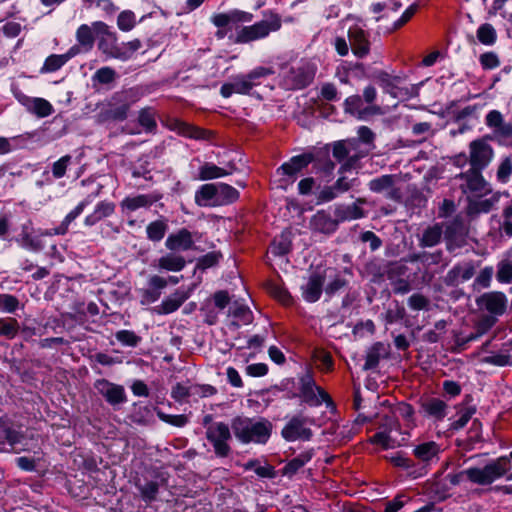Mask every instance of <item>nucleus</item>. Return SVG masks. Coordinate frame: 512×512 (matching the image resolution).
I'll return each mask as SVG.
<instances>
[{
  "mask_svg": "<svg viewBox=\"0 0 512 512\" xmlns=\"http://www.w3.org/2000/svg\"><path fill=\"white\" fill-rule=\"evenodd\" d=\"M231 427L235 437L243 444H265L272 431V424L260 417H236L232 420Z\"/></svg>",
  "mask_w": 512,
  "mask_h": 512,
  "instance_id": "obj_1",
  "label": "nucleus"
},
{
  "mask_svg": "<svg viewBox=\"0 0 512 512\" xmlns=\"http://www.w3.org/2000/svg\"><path fill=\"white\" fill-rule=\"evenodd\" d=\"M92 26L98 32L106 35L105 38L100 40L99 49L110 58L127 61L142 47V43L139 39L120 44L117 43L115 34L108 31V26L104 22L96 21Z\"/></svg>",
  "mask_w": 512,
  "mask_h": 512,
  "instance_id": "obj_2",
  "label": "nucleus"
},
{
  "mask_svg": "<svg viewBox=\"0 0 512 512\" xmlns=\"http://www.w3.org/2000/svg\"><path fill=\"white\" fill-rule=\"evenodd\" d=\"M238 198V190L225 183L204 184L195 193V202L201 207L228 205Z\"/></svg>",
  "mask_w": 512,
  "mask_h": 512,
  "instance_id": "obj_3",
  "label": "nucleus"
},
{
  "mask_svg": "<svg viewBox=\"0 0 512 512\" xmlns=\"http://www.w3.org/2000/svg\"><path fill=\"white\" fill-rule=\"evenodd\" d=\"M509 469V460L501 457L483 468H468L463 470L458 475H455L451 482L457 484L462 479L466 478L478 485H488L504 476Z\"/></svg>",
  "mask_w": 512,
  "mask_h": 512,
  "instance_id": "obj_4",
  "label": "nucleus"
},
{
  "mask_svg": "<svg viewBox=\"0 0 512 512\" xmlns=\"http://www.w3.org/2000/svg\"><path fill=\"white\" fill-rule=\"evenodd\" d=\"M281 28V18L277 14H271L267 19L261 20L250 26L242 27L236 34L235 42L245 44L266 38L271 32Z\"/></svg>",
  "mask_w": 512,
  "mask_h": 512,
  "instance_id": "obj_5",
  "label": "nucleus"
},
{
  "mask_svg": "<svg viewBox=\"0 0 512 512\" xmlns=\"http://www.w3.org/2000/svg\"><path fill=\"white\" fill-rule=\"evenodd\" d=\"M400 435L396 419L393 416H385L378 428V432L370 438V442L380 445L383 449H392L400 446L405 440Z\"/></svg>",
  "mask_w": 512,
  "mask_h": 512,
  "instance_id": "obj_6",
  "label": "nucleus"
},
{
  "mask_svg": "<svg viewBox=\"0 0 512 512\" xmlns=\"http://www.w3.org/2000/svg\"><path fill=\"white\" fill-rule=\"evenodd\" d=\"M313 161L312 154L293 156L289 161L277 168L276 174L280 177V186L286 188L295 182L298 174Z\"/></svg>",
  "mask_w": 512,
  "mask_h": 512,
  "instance_id": "obj_7",
  "label": "nucleus"
},
{
  "mask_svg": "<svg viewBox=\"0 0 512 512\" xmlns=\"http://www.w3.org/2000/svg\"><path fill=\"white\" fill-rule=\"evenodd\" d=\"M206 438L213 446L217 456H228L230 453L229 441L231 440V432L226 423L214 422L210 424L206 429Z\"/></svg>",
  "mask_w": 512,
  "mask_h": 512,
  "instance_id": "obj_8",
  "label": "nucleus"
},
{
  "mask_svg": "<svg viewBox=\"0 0 512 512\" xmlns=\"http://www.w3.org/2000/svg\"><path fill=\"white\" fill-rule=\"evenodd\" d=\"M485 124L492 130V138L495 139L499 144H512V123L506 122L500 111H489L485 116Z\"/></svg>",
  "mask_w": 512,
  "mask_h": 512,
  "instance_id": "obj_9",
  "label": "nucleus"
},
{
  "mask_svg": "<svg viewBox=\"0 0 512 512\" xmlns=\"http://www.w3.org/2000/svg\"><path fill=\"white\" fill-rule=\"evenodd\" d=\"M494 149L488 143V138H478L469 144V163L472 168L483 170L492 161Z\"/></svg>",
  "mask_w": 512,
  "mask_h": 512,
  "instance_id": "obj_10",
  "label": "nucleus"
},
{
  "mask_svg": "<svg viewBox=\"0 0 512 512\" xmlns=\"http://www.w3.org/2000/svg\"><path fill=\"white\" fill-rule=\"evenodd\" d=\"M481 170L471 167L465 173H461L458 178L460 179V188L467 197L470 196H485L491 192L488 183L481 175Z\"/></svg>",
  "mask_w": 512,
  "mask_h": 512,
  "instance_id": "obj_11",
  "label": "nucleus"
},
{
  "mask_svg": "<svg viewBox=\"0 0 512 512\" xmlns=\"http://www.w3.org/2000/svg\"><path fill=\"white\" fill-rule=\"evenodd\" d=\"M314 424V420L303 415L292 417L283 427L281 434L287 441L309 440L312 437V431L308 427Z\"/></svg>",
  "mask_w": 512,
  "mask_h": 512,
  "instance_id": "obj_12",
  "label": "nucleus"
},
{
  "mask_svg": "<svg viewBox=\"0 0 512 512\" xmlns=\"http://www.w3.org/2000/svg\"><path fill=\"white\" fill-rule=\"evenodd\" d=\"M300 384V397L310 406H319L322 403L331 404L330 396L315 384L310 375L303 376Z\"/></svg>",
  "mask_w": 512,
  "mask_h": 512,
  "instance_id": "obj_13",
  "label": "nucleus"
},
{
  "mask_svg": "<svg viewBox=\"0 0 512 512\" xmlns=\"http://www.w3.org/2000/svg\"><path fill=\"white\" fill-rule=\"evenodd\" d=\"M94 388L108 404L113 407L119 406L127 401L126 392L122 385L110 382L106 379H98Z\"/></svg>",
  "mask_w": 512,
  "mask_h": 512,
  "instance_id": "obj_14",
  "label": "nucleus"
},
{
  "mask_svg": "<svg viewBox=\"0 0 512 512\" xmlns=\"http://www.w3.org/2000/svg\"><path fill=\"white\" fill-rule=\"evenodd\" d=\"M6 444L16 453L28 450L26 438L19 432L11 429L7 420L0 419V451H9L5 447Z\"/></svg>",
  "mask_w": 512,
  "mask_h": 512,
  "instance_id": "obj_15",
  "label": "nucleus"
},
{
  "mask_svg": "<svg viewBox=\"0 0 512 512\" xmlns=\"http://www.w3.org/2000/svg\"><path fill=\"white\" fill-rule=\"evenodd\" d=\"M356 150V140L339 141L334 144V158H336L338 161H343L347 158V161L343 164L341 170L346 171L351 169L360 158L364 157L365 153L357 152Z\"/></svg>",
  "mask_w": 512,
  "mask_h": 512,
  "instance_id": "obj_16",
  "label": "nucleus"
},
{
  "mask_svg": "<svg viewBox=\"0 0 512 512\" xmlns=\"http://www.w3.org/2000/svg\"><path fill=\"white\" fill-rule=\"evenodd\" d=\"M14 96L28 112L39 118L48 117L54 112L52 104L44 98L30 97L21 91H14Z\"/></svg>",
  "mask_w": 512,
  "mask_h": 512,
  "instance_id": "obj_17",
  "label": "nucleus"
},
{
  "mask_svg": "<svg viewBox=\"0 0 512 512\" xmlns=\"http://www.w3.org/2000/svg\"><path fill=\"white\" fill-rule=\"evenodd\" d=\"M314 69L309 64L292 67L285 76V85L290 89H301L311 83Z\"/></svg>",
  "mask_w": 512,
  "mask_h": 512,
  "instance_id": "obj_18",
  "label": "nucleus"
},
{
  "mask_svg": "<svg viewBox=\"0 0 512 512\" xmlns=\"http://www.w3.org/2000/svg\"><path fill=\"white\" fill-rule=\"evenodd\" d=\"M477 305L491 314L502 315L507 307V298L502 292H488L477 299Z\"/></svg>",
  "mask_w": 512,
  "mask_h": 512,
  "instance_id": "obj_19",
  "label": "nucleus"
},
{
  "mask_svg": "<svg viewBox=\"0 0 512 512\" xmlns=\"http://www.w3.org/2000/svg\"><path fill=\"white\" fill-rule=\"evenodd\" d=\"M348 37L352 51L357 57L363 58L369 53V41L362 25L356 23L349 27Z\"/></svg>",
  "mask_w": 512,
  "mask_h": 512,
  "instance_id": "obj_20",
  "label": "nucleus"
},
{
  "mask_svg": "<svg viewBox=\"0 0 512 512\" xmlns=\"http://www.w3.org/2000/svg\"><path fill=\"white\" fill-rule=\"evenodd\" d=\"M345 112L357 115L358 118L363 119L366 115H382L386 113L387 109L378 105H372L367 108H362V99L358 95L348 97L344 103Z\"/></svg>",
  "mask_w": 512,
  "mask_h": 512,
  "instance_id": "obj_21",
  "label": "nucleus"
},
{
  "mask_svg": "<svg viewBox=\"0 0 512 512\" xmlns=\"http://www.w3.org/2000/svg\"><path fill=\"white\" fill-rule=\"evenodd\" d=\"M253 15L241 10H231L226 13H215L211 16V22L218 28H224L230 24L250 22Z\"/></svg>",
  "mask_w": 512,
  "mask_h": 512,
  "instance_id": "obj_22",
  "label": "nucleus"
},
{
  "mask_svg": "<svg viewBox=\"0 0 512 512\" xmlns=\"http://www.w3.org/2000/svg\"><path fill=\"white\" fill-rule=\"evenodd\" d=\"M383 90L395 99L400 101L408 100L417 95L418 90L414 85L403 86L398 78L386 80L383 83Z\"/></svg>",
  "mask_w": 512,
  "mask_h": 512,
  "instance_id": "obj_23",
  "label": "nucleus"
},
{
  "mask_svg": "<svg viewBox=\"0 0 512 512\" xmlns=\"http://www.w3.org/2000/svg\"><path fill=\"white\" fill-rule=\"evenodd\" d=\"M194 245L192 234L187 229L183 228L175 233L168 235L165 246L172 252L187 251Z\"/></svg>",
  "mask_w": 512,
  "mask_h": 512,
  "instance_id": "obj_24",
  "label": "nucleus"
},
{
  "mask_svg": "<svg viewBox=\"0 0 512 512\" xmlns=\"http://www.w3.org/2000/svg\"><path fill=\"white\" fill-rule=\"evenodd\" d=\"M253 86L245 74H239L231 78L227 83L221 86L220 93L224 98H229L232 94H248Z\"/></svg>",
  "mask_w": 512,
  "mask_h": 512,
  "instance_id": "obj_25",
  "label": "nucleus"
},
{
  "mask_svg": "<svg viewBox=\"0 0 512 512\" xmlns=\"http://www.w3.org/2000/svg\"><path fill=\"white\" fill-rule=\"evenodd\" d=\"M186 265L184 257L175 252L167 253L152 263V266L159 271L179 272Z\"/></svg>",
  "mask_w": 512,
  "mask_h": 512,
  "instance_id": "obj_26",
  "label": "nucleus"
},
{
  "mask_svg": "<svg viewBox=\"0 0 512 512\" xmlns=\"http://www.w3.org/2000/svg\"><path fill=\"white\" fill-rule=\"evenodd\" d=\"M483 197L484 196H468L467 213L469 215L475 216L481 213H488L499 201V196L497 194L490 198Z\"/></svg>",
  "mask_w": 512,
  "mask_h": 512,
  "instance_id": "obj_27",
  "label": "nucleus"
},
{
  "mask_svg": "<svg viewBox=\"0 0 512 512\" xmlns=\"http://www.w3.org/2000/svg\"><path fill=\"white\" fill-rule=\"evenodd\" d=\"M188 294L177 290L167 298H165L160 305L154 307V312L158 315H167L175 312L179 307L188 299Z\"/></svg>",
  "mask_w": 512,
  "mask_h": 512,
  "instance_id": "obj_28",
  "label": "nucleus"
},
{
  "mask_svg": "<svg viewBox=\"0 0 512 512\" xmlns=\"http://www.w3.org/2000/svg\"><path fill=\"white\" fill-rule=\"evenodd\" d=\"M78 52L76 47H72L65 54H52L48 56L44 64L40 70L41 73H51L59 70L63 67L72 57H74Z\"/></svg>",
  "mask_w": 512,
  "mask_h": 512,
  "instance_id": "obj_29",
  "label": "nucleus"
},
{
  "mask_svg": "<svg viewBox=\"0 0 512 512\" xmlns=\"http://www.w3.org/2000/svg\"><path fill=\"white\" fill-rule=\"evenodd\" d=\"M324 279L319 274H313L309 277L307 283L302 286V296L307 302H316L321 294Z\"/></svg>",
  "mask_w": 512,
  "mask_h": 512,
  "instance_id": "obj_30",
  "label": "nucleus"
},
{
  "mask_svg": "<svg viewBox=\"0 0 512 512\" xmlns=\"http://www.w3.org/2000/svg\"><path fill=\"white\" fill-rule=\"evenodd\" d=\"M90 203L89 200L81 201L72 211H70L61 224L53 229L46 230L42 233L45 236H53V235H64L69 228V225L83 212L84 208Z\"/></svg>",
  "mask_w": 512,
  "mask_h": 512,
  "instance_id": "obj_31",
  "label": "nucleus"
},
{
  "mask_svg": "<svg viewBox=\"0 0 512 512\" xmlns=\"http://www.w3.org/2000/svg\"><path fill=\"white\" fill-rule=\"evenodd\" d=\"M337 225L338 221L324 211H318L311 219L312 229L324 234L333 233L337 229Z\"/></svg>",
  "mask_w": 512,
  "mask_h": 512,
  "instance_id": "obj_32",
  "label": "nucleus"
},
{
  "mask_svg": "<svg viewBox=\"0 0 512 512\" xmlns=\"http://www.w3.org/2000/svg\"><path fill=\"white\" fill-rule=\"evenodd\" d=\"M115 212V204L109 201H101L97 203L93 212L84 219L86 226H94L104 218L111 216Z\"/></svg>",
  "mask_w": 512,
  "mask_h": 512,
  "instance_id": "obj_33",
  "label": "nucleus"
},
{
  "mask_svg": "<svg viewBox=\"0 0 512 512\" xmlns=\"http://www.w3.org/2000/svg\"><path fill=\"white\" fill-rule=\"evenodd\" d=\"M157 201L152 195L140 194L132 197L124 198L120 206L123 211H136L140 208H148Z\"/></svg>",
  "mask_w": 512,
  "mask_h": 512,
  "instance_id": "obj_34",
  "label": "nucleus"
},
{
  "mask_svg": "<svg viewBox=\"0 0 512 512\" xmlns=\"http://www.w3.org/2000/svg\"><path fill=\"white\" fill-rule=\"evenodd\" d=\"M168 285V280L159 275H152L148 279V286L143 296L147 302H155L159 299L161 291Z\"/></svg>",
  "mask_w": 512,
  "mask_h": 512,
  "instance_id": "obj_35",
  "label": "nucleus"
},
{
  "mask_svg": "<svg viewBox=\"0 0 512 512\" xmlns=\"http://www.w3.org/2000/svg\"><path fill=\"white\" fill-rule=\"evenodd\" d=\"M365 201L358 199L355 203L348 206H339L335 210V215L340 221L360 219L365 216L363 209L360 204Z\"/></svg>",
  "mask_w": 512,
  "mask_h": 512,
  "instance_id": "obj_36",
  "label": "nucleus"
},
{
  "mask_svg": "<svg viewBox=\"0 0 512 512\" xmlns=\"http://www.w3.org/2000/svg\"><path fill=\"white\" fill-rule=\"evenodd\" d=\"M414 455L423 462H431L438 459L440 453L439 445L434 441L424 442L415 446Z\"/></svg>",
  "mask_w": 512,
  "mask_h": 512,
  "instance_id": "obj_37",
  "label": "nucleus"
},
{
  "mask_svg": "<svg viewBox=\"0 0 512 512\" xmlns=\"http://www.w3.org/2000/svg\"><path fill=\"white\" fill-rule=\"evenodd\" d=\"M426 416L435 420H442L446 416V404L440 399L432 398L421 405Z\"/></svg>",
  "mask_w": 512,
  "mask_h": 512,
  "instance_id": "obj_38",
  "label": "nucleus"
},
{
  "mask_svg": "<svg viewBox=\"0 0 512 512\" xmlns=\"http://www.w3.org/2000/svg\"><path fill=\"white\" fill-rule=\"evenodd\" d=\"M387 354H388L387 347L383 343H380V342L375 343L367 351L366 360H365V364H364L363 368L365 370H370V369L375 368L378 365L380 359L387 356Z\"/></svg>",
  "mask_w": 512,
  "mask_h": 512,
  "instance_id": "obj_39",
  "label": "nucleus"
},
{
  "mask_svg": "<svg viewBox=\"0 0 512 512\" xmlns=\"http://www.w3.org/2000/svg\"><path fill=\"white\" fill-rule=\"evenodd\" d=\"M475 273V267L471 262L462 263L454 266L449 271V277L453 281L465 282L473 277Z\"/></svg>",
  "mask_w": 512,
  "mask_h": 512,
  "instance_id": "obj_40",
  "label": "nucleus"
},
{
  "mask_svg": "<svg viewBox=\"0 0 512 512\" xmlns=\"http://www.w3.org/2000/svg\"><path fill=\"white\" fill-rule=\"evenodd\" d=\"M496 278L500 283L512 282V250L498 263Z\"/></svg>",
  "mask_w": 512,
  "mask_h": 512,
  "instance_id": "obj_41",
  "label": "nucleus"
},
{
  "mask_svg": "<svg viewBox=\"0 0 512 512\" xmlns=\"http://www.w3.org/2000/svg\"><path fill=\"white\" fill-rule=\"evenodd\" d=\"M441 237L442 227L439 224H435L423 232L420 245L423 247H433L440 242Z\"/></svg>",
  "mask_w": 512,
  "mask_h": 512,
  "instance_id": "obj_42",
  "label": "nucleus"
},
{
  "mask_svg": "<svg viewBox=\"0 0 512 512\" xmlns=\"http://www.w3.org/2000/svg\"><path fill=\"white\" fill-rule=\"evenodd\" d=\"M229 174H231V171H227L224 168L218 167L212 163H205L199 169L200 180L221 178Z\"/></svg>",
  "mask_w": 512,
  "mask_h": 512,
  "instance_id": "obj_43",
  "label": "nucleus"
},
{
  "mask_svg": "<svg viewBox=\"0 0 512 512\" xmlns=\"http://www.w3.org/2000/svg\"><path fill=\"white\" fill-rule=\"evenodd\" d=\"M168 230V225L164 220H156L146 227L147 238L153 242H159L163 239Z\"/></svg>",
  "mask_w": 512,
  "mask_h": 512,
  "instance_id": "obj_44",
  "label": "nucleus"
},
{
  "mask_svg": "<svg viewBox=\"0 0 512 512\" xmlns=\"http://www.w3.org/2000/svg\"><path fill=\"white\" fill-rule=\"evenodd\" d=\"M118 97L120 103H111L106 111V117L116 121H123L127 118L129 104L123 102L122 96Z\"/></svg>",
  "mask_w": 512,
  "mask_h": 512,
  "instance_id": "obj_45",
  "label": "nucleus"
},
{
  "mask_svg": "<svg viewBox=\"0 0 512 512\" xmlns=\"http://www.w3.org/2000/svg\"><path fill=\"white\" fill-rule=\"evenodd\" d=\"M394 185V176L382 175L369 182V189L376 193H381L391 189Z\"/></svg>",
  "mask_w": 512,
  "mask_h": 512,
  "instance_id": "obj_46",
  "label": "nucleus"
},
{
  "mask_svg": "<svg viewBox=\"0 0 512 512\" xmlns=\"http://www.w3.org/2000/svg\"><path fill=\"white\" fill-rule=\"evenodd\" d=\"M76 39L80 45L92 48L94 43L92 28L87 24L80 25L76 31Z\"/></svg>",
  "mask_w": 512,
  "mask_h": 512,
  "instance_id": "obj_47",
  "label": "nucleus"
},
{
  "mask_svg": "<svg viewBox=\"0 0 512 512\" xmlns=\"http://www.w3.org/2000/svg\"><path fill=\"white\" fill-rule=\"evenodd\" d=\"M477 38L484 45H492L496 40V31L491 24H482L477 30Z\"/></svg>",
  "mask_w": 512,
  "mask_h": 512,
  "instance_id": "obj_48",
  "label": "nucleus"
},
{
  "mask_svg": "<svg viewBox=\"0 0 512 512\" xmlns=\"http://www.w3.org/2000/svg\"><path fill=\"white\" fill-rule=\"evenodd\" d=\"M136 24V16L130 10L122 11L117 18V26L122 31H130Z\"/></svg>",
  "mask_w": 512,
  "mask_h": 512,
  "instance_id": "obj_49",
  "label": "nucleus"
},
{
  "mask_svg": "<svg viewBox=\"0 0 512 512\" xmlns=\"http://www.w3.org/2000/svg\"><path fill=\"white\" fill-rule=\"evenodd\" d=\"M138 121L147 132H152L156 128L155 115L150 108H144L139 112Z\"/></svg>",
  "mask_w": 512,
  "mask_h": 512,
  "instance_id": "obj_50",
  "label": "nucleus"
},
{
  "mask_svg": "<svg viewBox=\"0 0 512 512\" xmlns=\"http://www.w3.org/2000/svg\"><path fill=\"white\" fill-rule=\"evenodd\" d=\"M311 456L309 454H301L291 461H289L284 467V473L286 475L295 474L300 468H302L307 462H309Z\"/></svg>",
  "mask_w": 512,
  "mask_h": 512,
  "instance_id": "obj_51",
  "label": "nucleus"
},
{
  "mask_svg": "<svg viewBox=\"0 0 512 512\" xmlns=\"http://www.w3.org/2000/svg\"><path fill=\"white\" fill-rule=\"evenodd\" d=\"M71 159L70 155H65L52 164V175L55 179H60L65 176Z\"/></svg>",
  "mask_w": 512,
  "mask_h": 512,
  "instance_id": "obj_52",
  "label": "nucleus"
},
{
  "mask_svg": "<svg viewBox=\"0 0 512 512\" xmlns=\"http://www.w3.org/2000/svg\"><path fill=\"white\" fill-rule=\"evenodd\" d=\"M512 175V160L505 157L501 160L497 169V179L502 183H507Z\"/></svg>",
  "mask_w": 512,
  "mask_h": 512,
  "instance_id": "obj_53",
  "label": "nucleus"
},
{
  "mask_svg": "<svg viewBox=\"0 0 512 512\" xmlns=\"http://www.w3.org/2000/svg\"><path fill=\"white\" fill-rule=\"evenodd\" d=\"M475 412L476 408L474 406H467L462 408L459 411V418L452 423V428L456 430L463 428L472 418Z\"/></svg>",
  "mask_w": 512,
  "mask_h": 512,
  "instance_id": "obj_54",
  "label": "nucleus"
},
{
  "mask_svg": "<svg viewBox=\"0 0 512 512\" xmlns=\"http://www.w3.org/2000/svg\"><path fill=\"white\" fill-rule=\"evenodd\" d=\"M274 70L270 67L259 66L251 70L248 74H245L246 77L250 80L251 85L254 87L259 84L258 80L260 78L267 77L272 75Z\"/></svg>",
  "mask_w": 512,
  "mask_h": 512,
  "instance_id": "obj_55",
  "label": "nucleus"
},
{
  "mask_svg": "<svg viewBox=\"0 0 512 512\" xmlns=\"http://www.w3.org/2000/svg\"><path fill=\"white\" fill-rule=\"evenodd\" d=\"M18 332V323L15 319L0 320V335L13 338Z\"/></svg>",
  "mask_w": 512,
  "mask_h": 512,
  "instance_id": "obj_56",
  "label": "nucleus"
},
{
  "mask_svg": "<svg viewBox=\"0 0 512 512\" xmlns=\"http://www.w3.org/2000/svg\"><path fill=\"white\" fill-rule=\"evenodd\" d=\"M115 336L120 343L131 347L137 346L140 341V338L133 331L129 330H120Z\"/></svg>",
  "mask_w": 512,
  "mask_h": 512,
  "instance_id": "obj_57",
  "label": "nucleus"
},
{
  "mask_svg": "<svg viewBox=\"0 0 512 512\" xmlns=\"http://www.w3.org/2000/svg\"><path fill=\"white\" fill-rule=\"evenodd\" d=\"M19 305L18 299L9 294L0 295V310L6 313L14 312Z\"/></svg>",
  "mask_w": 512,
  "mask_h": 512,
  "instance_id": "obj_58",
  "label": "nucleus"
},
{
  "mask_svg": "<svg viewBox=\"0 0 512 512\" xmlns=\"http://www.w3.org/2000/svg\"><path fill=\"white\" fill-rule=\"evenodd\" d=\"M159 486L157 482L150 481L140 487L141 496L144 501L151 502L156 499Z\"/></svg>",
  "mask_w": 512,
  "mask_h": 512,
  "instance_id": "obj_59",
  "label": "nucleus"
},
{
  "mask_svg": "<svg viewBox=\"0 0 512 512\" xmlns=\"http://www.w3.org/2000/svg\"><path fill=\"white\" fill-rule=\"evenodd\" d=\"M181 133L189 138L193 139H206L208 138V132L201 130L197 127L188 125V124H182L181 126Z\"/></svg>",
  "mask_w": 512,
  "mask_h": 512,
  "instance_id": "obj_60",
  "label": "nucleus"
},
{
  "mask_svg": "<svg viewBox=\"0 0 512 512\" xmlns=\"http://www.w3.org/2000/svg\"><path fill=\"white\" fill-rule=\"evenodd\" d=\"M171 395H172V397L176 401H183L188 396H193V394H192V385L191 386H186L184 384L177 383L173 387Z\"/></svg>",
  "mask_w": 512,
  "mask_h": 512,
  "instance_id": "obj_61",
  "label": "nucleus"
},
{
  "mask_svg": "<svg viewBox=\"0 0 512 512\" xmlns=\"http://www.w3.org/2000/svg\"><path fill=\"white\" fill-rule=\"evenodd\" d=\"M429 304V300L422 294L416 293L409 297L408 305L415 311L426 309Z\"/></svg>",
  "mask_w": 512,
  "mask_h": 512,
  "instance_id": "obj_62",
  "label": "nucleus"
},
{
  "mask_svg": "<svg viewBox=\"0 0 512 512\" xmlns=\"http://www.w3.org/2000/svg\"><path fill=\"white\" fill-rule=\"evenodd\" d=\"M115 76L116 73L112 68L103 67L97 70L94 77L99 83L108 84L115 79Z\"/></svg>",
  "mask_w": 512,
  "mask_h": 512,
  "instance_id": "obj_63",
  "label": "nucleus"
},
{
  "mask_svg": "<svg viewBox=\"0 0 512 512\" xmlns=\"http://www.w3.org/2000/svg\"><path fill=\"white\" fill-rule=\"evenodd\" d=\"M157 415L162 421L177 427H182L187 423V418L184 415H168L163 412H158Z\"/></svg>",
  "mask_w": 512,
  "mask_h": 512,
  "instance_id": "obj_64",
  "label": "nucleus"
}]
</instances>
